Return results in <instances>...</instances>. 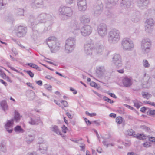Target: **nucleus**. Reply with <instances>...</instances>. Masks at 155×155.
<instances>
[{"mask_svg": "<svg viewBox=\"0 0 155 155\" xmlns=\"http://www.w3.org/2000/svg\"><path fill=\"white\" fill-rule=\"evenodd\" d=\"M52 17L51 15L45 13H42L35 18L32 15H30L29 18V23L31 26L36 25L39 23H45L46 21L51 20Z\"/></svg>", "mask_w": 155, "mask_h": 155, "instance_id": "f257e3e1", "label": "nucleus"}, {"mask_svg": "<svg viewBox=\"0 0 155 155\" xmlns=\"http://www.w3.org/2000/svg\"><path fill=\"white\" fill-rule=\"evenodd\" d=\"M14 118L10 120H8L5 125V128L6 130L9 133H11L13 131V127L14 120L16 122H19L20 120V115L19 113L16 110L15 111Z\"/></svg>", "mask_w": 155, "mask_h": 155, "instance_id": "f03ea898", "label": "nucleus"}, {"mask_svg": "<svg viewBox=\"0 0 155 155\" xmlns=\"http://www.w3.org/2000/svg\"><path fill=\"white\" fill-rule=\"evenodd\" d=\"M120 33L119 30L113 29L108 33V41L110 44H115L120 40Z\"/></svg>", "mask_w": 155, "mask_h": 155, "instance_id": "7ed1b4c3", "label": "nucleus"}, {"mask_svg": "<svg viewBox=\"0 0 155 155\" xmlns=\"http://www.w3.org/2000/svg\"><path fill=\"white\" fill-rule=\"evenodd\" d=\"M59 12L60 15L66 18L71 17L73 13L71 8L66 6H61L59 9Z\"/></svg>", "mask_w": 155, "mask_h": 155, "instance_id": "20e7f679", "label": "nucleus"}, {"mask_svg": "<svg viewBox=\"0 0 155 155\" xmlns=\"http://www.w3.org/2000/svg\"><path fill=\"white\" fill-rule=\"evenodd\" d=\"M122 47L124 50L130 51L134 47L133 41L129 39L124 38L122 41Z\"/></svg>", "mask_w": 155, "mask_h": 155, "instance_id": "39448f33", "label": "nucleus"}, {"mask_svg": "<svg viewBox=\"0 0 155 155\" xmlns=\"http://www.w3.org/2000/svg\"><path fill=\"white\" fill-rule=\"evenodd\" d=\"M16 36L19 38L23 37L25 36L27 32V28L26 27L20 26L15 29Z\"/></svg>", "mask_w": 155, "mask_h": 155, "instance_id": "423d86ee", "label": "nucleus"}, {"mask_svg": "<svg viewBox=\"0 0 155 155\" xmlns=\"http://www.w3.org/2000/svg\"><path fill=\"white\" fill-rule=\"evenodd\" d=\"M151 45V42L149 39L147 38L143 40L141 44L142 51L145 53L149 52Z\"/></svg>", "mask_w": 155, "mask_h": 155, "instance_id": "0eeeda50", "label": "nucleus"}, {"mask_svg": "<svg viewBox=\"0 0 155 155\" xmlns=\"http://www.w3.org/2000/svg\"><path fill=\"white\" fill-rule=\"evenodd\" d=\"M98 33L100 36L104 37L107 33V26L104 23H101L97 27Z\"/></svg>", "mask_w": 155, "mask_h": 155, "instance_id": "6e6552de", "label": "nucleus"}, {"mask_svg": "<svg viewBox=\"0 0 155 155\" xmlns=\"http://www.w3.org/2000/svg\"><path fill=\"white\" fill-rule=\"evenodd\" d=\"M113 63L118 68L122 66V65L121 58L118 54H114L112 58Z\"/></svg>", "mask_w": 155, "mask_h": 155, "instance_id": "1a4fd4ad", "label": "nucleus"}, {"mask_svg": "<svg viewBox=\"0 0 155 155\" xmlns=\"http://www.w3.org/2000/svg\"><path fill=\"white\" fill-rule=\"evenodd\" d=\"M92 31V28L90 25H86L81 28V33L83 36H86L89 35L91 33Z\"/></svg>", "mask_w": 155, "mask_h": 155, "instance_id": "9d476101", "label": "nucleus"}, {"mask_svg": "<svg viewBox=\"0 0 155 155\" xmlns=\"http://www.w3.org/2000/svg\"><path fill=\"white\" fill-rule=\"evenodd\" d=\"M137 6L140 9L145 8L150 3L149 0H137L136 2Z\"/></svg>", "mask_w": 155, "mask_h": 155, "instance_id": "9b49d317", "label": "nucleus"}, {"mask_svg": "<svg viewBox=\"0 0 155 155\" xmlns=\"http://www.w3.org/2000/svg\"><path fill=\"white\" fill-rule=\"evenodd\" d=\"M144 80H146L143 83L142 87L144 88H149L152 84V80L151 78L148 75H146L145 74L144 75Z\"/></svg>", "mask_w": 155, "mask_h": 155, "instance_id": "f8f14e48", "label": "nucleus"}, {"mask_svg": "<svg viewBox=\"0 0 155 155\" xmlns=\"http://www.w3.org/2000/svg\"><path fill=\"white\" fill-rule=\"evenodd\" d=\"M52 53H55L59 50L61 48L60 43L56 41L54 43H52L48 45Z\"/></svg>", "mask_w": 155, "mask_h": 155, "instance_id": "ddd939ff", "label": "nucleus"}, {"mask_svg": "<svg viewBox=\"0 0 155 155\" xmlns=\"http://www.w3.org/2000/svg\"><path fill=\"white\" fill-rule=\"evenodd\" d=\"M77 5L79 10L84 11L87 8V2L86 0H77Z\"/></svg>", "mask_w": 155, "mask_h": 155, "instance_id": "4468645a", "label": "nucleus"}, {"mask_svg": "<svg viewBox=\"0 0 155 155\" xmlns=\"http://www.w3.org/2000/svg\"><path fill=\"white\" fill-rule=\"evenodd\" d=\"M92 45L89 43H86L84 45V51L88 55H91L92 52L94 50Z\"/></svg>", "mask_w": 155, "mask_h": 155, "instance_id": "2eb2a0df", "label": "nucleus"}, {"mask_svg": "<svg viewBox=\"0 0 155 155\" xmlns=\"http://www.w3.org/2000/svg\"><path fill=\"white\" fill-rule=\"evenodd\" d=\"M45 5L43 0H35L32 5V7L35 9L41 8Z\"/></svg>", "mask_w": 155, "mask_h": 155, "instance_id": "dca6fc26", "label": "nucleus"}, {"mask_svg": "<svg viewBox=\"0 0 155 155\" xmlns=\"http://www.w3.org/2000/svg\"><path fill=\"white\" fill-rule=\"evenodd\" d=\"M140 18V12L136 11L134 12L131 16V21L134 23H137L139 22Z\"/></svg>", "mask_w": 155, "mask_h": 155, "instance_id": "f3484780", "label": "nucleus"}, {"mask_svg": "<svg viewBox=\"0 0 155 155\" xmlns=\"http://www.w3.org/2000/svg\"><path fill=\"white\" fill-rule=\"evenodd\" d=\"M29 123L33 125H36L38 124L39 123H41L43 125V122L40 120V118L35 117L31 118L30 120L29 121Z\"/></svg>", "mask_w": 155, "mask_h": 155, "instance_id": "a211bd4d", "label": "nucleus"}, {"mask_svg": "<svg viewBox=\"0 0 155 155\" xmlns=\"http://www.w3.org/2000/svg\"><path fill=\"white\" fill-rule=\"evenodd\" d=\"M106 72V71L104 66L99 67L96 71L97 75L100 78L103 76Z\"/></svg>", "mask_w": 155, "mask_h": 155, "instance_id": "6ab92c4d", "label": "nucleus"}, {"mask_svg": "<svg viewBox=\"0 0 155 155\" xmlns=\"http://www.w3.org/2000/svg\"><path fill=\"white\" fill-rule=\"evenodd\" d=\"M133 0H122L120 5L122 7L129 8L130 7Z\"/></svg>", "mask_w": 155, "mask_h": 155, "instance_id": "aec40b11", "label": "nucleus"}, {"mask_svg": "<svg viewBox=\"0 0 155 155\" xmlns=\"http://www.w3.org/2000/svg\"><path fill=\"white\" fill-rule=\"evenodd\" d=\"M123 84L124 87H129L132 84V82L130 78L125 77L122 80Z\"/></svg>", "mask_w": 155, "mask_h": 155, "instance_id": "412c9836", "label": "nucleus"}, {"mask_svg": "<svg viewBox=\"0 0 155 155\" xmlns=\"http://www.w3.org/2000/svg\"><path fill=\"white\" fill-rule=\"evenodd\" d=\"M0 106L1 109L5 112L8 110V107L7 101L5 100H3L0 102Z\"/></svg>", "mask_w": 155, "mask_h": 155, "instance_id": "4be33fe9", "label": "nucleus"}, {"mask_svg": "<svg viewBox=\"0 0 155 155\" xmlns=\"http://www.w3.org/2000/svg\"><path fill=\"white\" fill-rule=\"evenodd\" d=\"M75 46L71 45L65 43V52L68 54L71 52L75 48Z\"/></svg>", "mask_w": 155, "mask_h": 155, "instance_id": "5701e85b", "label": "nucleus"}, {"mask_svg": "<svg viewBox=\"0 0 155 155\" xmlns=\"http://www.w3.org/2000/svg\"><path fill=\"white\" fill-rule=\"evenodd\" d=\"M103 8V5L100 0H97V3L94 5V10H101L102 11Z\"/></svg>", "mask_w": 155, "mask_h": 155, "instance_id": "b1692460", "label": "nucleus"}, {"mask_svg": "<svg viewBox=\"0 0 155 155\" xmlns=\"http://www.w3.org/2000/svg\"><path fill=\"white\" fill-rule=\"evenodd\" d=\"M6 142L5 140H2L0 143V151L4 153L7 152Z\"/></svg>", "mask_w": 155, "mask_h": 155, "instance_id": "393cba45", "label": "nucleus"}, {"mask_svg": "<svg viewBox=\"0 0 155 155\" xmlns=\"http://www.w3.org/2000/svg\"><path fill=\"white\" fill-rule=\"evenodd\" d=\"M81 23L84 24L88 23L90 21V18L87 15L81 16L80 18Z\"/></svg>", "mask_w": 155, "mask_h": 155, "instance_id": "a878e982", "label": "nucleus"}, {"mask_svg": "<svg viewBox=\"0 0 155 155\" xmlns=\"http://www.w3.org/2000/svg\"><path fill=\"white\" fill-rule=\"evenodd\" d=\"M76 39L75 38L72 37L69 38L66 41V43L69 45H74V46H76Z\"/></svg>", "mask_w": 155, "mask_h": 155, "instance_id": "bb28decb", "label": "nucleus"}, {"mask_svg": "<svg viewBox=\"0 0 155 155\" xmlns=\"http://www.w3.org/2000/svg\"><path fill=\"white\" fill-rule=\"evenodd\" d=\"M51 130L52 131L55 132L58 134L62 136V134L60 131L58 127L56 125H52L50 127Z\"/></svg>", "mask_w": 155, "mask_h": 155, "instance_id": "cd10ccee", "label": "nucleus"}, {"mask_svg": "<svg viewBox=\"0 0 155 155\" xmlns=\"http://www.w3.org/2000/svg\"><path fill=\"white\" fill-rule=\"evenodd\" d=\"M115 2V0H106L105 1L106 8L109 9L112 8Z\"/></svg>", "mask_w": 155, "mask_h": 155, "instance_id": "c85d7f7f", "label": "nucleus"}, {"mask_svg": "<svg viewBox=\"0 0 155 155\" xmlns=\"http://www.w3.org/2000/svg\"><path fill=\"white\" fill-rule=\"evenodd\" d=\"M27 96L30 100H32L35 97V93L32 90H30L27 92Z\"/></svg>", "mask_w": 155, "mask_h": 155, "instance_id": "c756f323", "label": "nucleus"}, {"mask_svg": "<svg viewBox=\"0 0 155 155\" xmlns=\"http://www.w3.org/2000/svg\"><path fill=\"white\" fill-rule=\"evenodd\" d=\"M56 40V38L55 37H49L46 40L47 45H49L52 43H54L55 42L57 41Z\"/></svg>", "mask_w": 155, "mask_h": 155, "instance_id": "7c9ffc66", "label": "nucleus"}, {"mask_svg": "<svg viewBox=\"0 0 155 155\" xmlns=\"http://www.w3.org/2000/svg\"><path fill=\"white\" fill-rule=\"evenodd\" d=\"M48 145L45 143H41L39 146V150L40 151L43 150L41 152L44 153H45L47 150Z\"/></svg>", "mask_w": 155, "mask_h": 155, "instance_id": "2f4dec72", "label": "nucleus"}, {"mask_svg": "<svg viewBox=\"0 0 155 155\" xmlns=\"http://www.w3.org/2000/svg\"><path fill=\"white\" fill-rule=\"evenodd\" d=\"M103 49V45H97L94 50L98 54L101 53L102 52Z\"/></svg>", "mask_w": 155, "mask_h": 155, "instance_id": "473e14b6", "label": "nucleus"}, {"mask_svg": "<svg viewBox=\"0 0 155 155\" xmlns=\"http://www.w3.org/2000/svg\"><path fill=\"white\" fill-rule=\"evenodd\" d=\"M26 141L27 143L30 144L31 143L34 139V136L31 135H28L26 137Z\"/></svg>", "mask_w": 155, "mask_h": 155, "instance_id": "72a5a7b5", "label": "nucleus"}, {"mask_svg": "<svg viewBox=\"0 0 155 155\" xmlns=\"http://www.w3.org/2000/svg\"><path fill=\"white\" fill-rule=\"evenodd\" d=\"M71 27L72 29H75L77 28H80L79 23L76 21H74L72 23Z\"/></svg>", "mask_w": 155, "mask_h": 155, "instance_id": "f704fd0d", "label": "nucleus"}, {"mask_svg": "<svg viewBox=\"0 0 155 155\" xmlns=\"http://www.w3.org/2000/svg\"><path fill=\"white\" fill-rule=\"evenodd\" d=\"M14 130L16 132L19 133H23L24 132V130L21 128L20 125L16 126L14 128Z\"/></svg>", "mask_w": 155, "mask_h": 155, "instance_id": "c9c22d12", "label": "nucleus"}, {"mask_svg": "<svg viewBox=\"0 0 155 155\" xmlns=\"http://www.w3.org/2000/svg\"><path fill=\"white\" fill-rule=\"evenodd\" d=\"M110 137V136H109L108 137L106 138H104V137H102V138L104 139V140L103 141V143L104 146H106L107 147H108L110 146H113L114 145V143L107 144V141H106L105 140L109 139Z\"/></svg>", "mask_w": 155, "mask_h": 155, "instance_id": "e433bc0d", "label": "nucleus"}, {"mask_svg": "<svg viewBox=\"0 0 155 155\" xmlns=\"http://www.w3.org/2000/svg\"><path fill=\"white\" fill-rule=\"evenodd\" d=\"M38 35V31L37 30H33L31 37L34 41H35L37 39Z\"/></svg>", "mask_w": 155, "mask_h": 155, "instance_id": "4c0bfd02", "label": "nucleus"}, {"mask_svg": "<svg viewBox=\"0 0 155 155\" xmlns=\"http://www.w3.org/2000/svg\"><path fill=\"white\" fill-rule=\"evenodd\" d=\"M7 4V0H0V6L2 8H4Z\"/></svg>", "mask_w": 155, "mask_h": 155, "instance_id": "58836bf2", "label": "nucleus"}, {"mask_svg": "<svg viewBox=\"0 0 155 155\" xmlns=\"http://www.w3.org/2000/svg\"><path fill=\"white\" fill-rule=\"evenodd\" d=\"M142 95L144 98L148 99L151 97V95L148 92H142Z\"/></svg>", "mask_w": 155, "mask_h": 155, "instance_id": "ea45409f", "label": "nucleus"}, {"mask_svg": "<svg viewBox=\"0 0 155 155\" xmlns=\"http://www.w3.org/2000/svg\"><path fill=\"white\" fill-rule=\"evenodd\" d=\"M140 128L146 132L150 133L151 132V130L150 128L145 125H140Z\"/></svg>", "mask_w": 155, "mask_h": 155, "instance_id": "a19ab883", "label": "nucleus"}, {"mask_svg": "<svg viewBox=\"0 0 155 155\" xmlns=\"http://www.w3.org/2000/svg\"><path fill=\"white\" fill-rule=\"evenodd\" d=\"M152 26L149 25H146L145 26V30L148 33H151L153 30Z\"/></svg>", "mask_w": 155, "mask_h": 155, "instance_id": "79ce46f5", "label": "nucleus"}, {"mask_svg": "<svg viewBox=\"0 0 155 155\" xmlns=\"http://www.w3.org/2000/svg\"><path fill=\"white\" fill-rule=\"evenodd\" d=\"M146 22L147 23V25L153 26L154 25V21L151 18L147 19Z\"/></svg>", "mask_w": 155, "mask_h": 155, "instance_id": "37998d69", "label": "nucleus"}, {"mask_svg": "<svg viewBox=\"0 0 155 155\" xmlns=\"http://www.w3.org/2000/svg\"><path fill=\"white\" fill-rule=\"evenodd\" d=\"M134 104V106L136 107L137 109H139L141 106L140 104H141V102H140L137 100H134L133 101Z\"/></svg>", "mask_w": 155, "mask_h": 155, "instance_id": "c03bdc74", "label": "nucleus"}, {"mask_svg": "<svg viewBox=\"0 0 155 155\" xmlns=\"http://www.w3.org/2000/svg\"><path fill=\"white\" fill-rule=\"evenodd\" d=\"M148 110L147 112V115L150 116H153L155 115V110H152L150 108H148Z\"/></svg>", "mask_w": 155, "mask_h": 155, "instance_id": "a18cd8bd", "label": "nucleus"}, {"mask_svg": "<svg viewBox=\"0 0 155 155\" xmlns=\"http://www.w3.org/2000/svg\"><path fill=\"white\" fill-rule=\"evenodd\" d=\"M136 137L137 139L140 140H143L146 139V136L142 134H137Z\"/></svg>", "mask_w": 155, "mask_h": 155, "instance_id": "49530a36", "label": "nucleus"}, {"mask_svg": "<svg viewBox=\"0 0 155 155\" xmlns=\"http://www.w3.org/2000/svg\"><path fill=\"white\" fill-rule=\"evenodd\" d=\"M80 29L77 28L75 29H72V32L74 35H78L79 33H81V30H80Z\"/></svg>", "mask_w": 155, "mask_h": 155, "instance_id": "de8ad7c7", "label": "nucleus"}, {"mask_svg": "<svg viewBox=\"0 0 155 155\" xmlns=\"http://www.w3.org/2000/svg\"><path fill=\"white\" fill-rule=\"evenodd\" d=\"M17 14L18 15H23L24 10L21 8H19L17 10Z\"/></svg>", "mask_w": 155, "mask_h": 155, "instance_id": "09e8293b", "label": "nucleus"}, {"mask_svg": "<svg viewBox=\"0 0 155 155\" xmlns=\"http://www.w3.org/2000/svg\"><path fill=\"white\" fill-rule=\"evenodd\" d=\"M116 122L119 124H120L122 122L123 118L121 117H117L116 118Z\"/></svg>", "mask_w": 155, "mask_h": 155, "instance_id": "8fccbe9b", "label": "nucleus"}, {"mask_svg": "<svg viewBox=\"0 0 155 155\" xmlns=\"http://www.w3.org/2000/svg\"><path fill=\"white\" fill-rule=\"evenodd\" d=\"M23 71L24 72L27 73L31 78H32L34 77V74L31 71H26V70H24Z\"/></svg>", "mask_w": 155, "mask_h": 155, "instance_id": "3c124183", "label": "nucleus"}, {"mask_svg": "<svg viewBox=\"0 0 155 155\" xmlns=\"http://www.w3.org/2000/svg\"><path fill=\"white\" fill-rule=\"evenodd\" d=\"M143 66L145 68H148L150 66V64L148 61L146 60H143Z\"/></svg>", "mask_w": 155, "mask_h": 155, "instance_id": "603ef678", "label": "nucleus"}, {"mask_svg": "<svg viewBox=\"0 0 155 155\" xmlns=\"http://www.w3.org/2000/svg\"><path fill=\"white\" fill-rule=\"evenodd\" d=\"M104 100L107 102L110 103V104L113 103L114 102V101L113 100H111V99L108 98L106 96H104L103 98Z\"/></svg>", "mask_w": 155, "mask_h": 155, "instance_id": "864d4df0", "label": "nucleus"}, {"mask_svg": "<svg viewBox=\"0 0 155 155\" xmlns=\"http://www.w3.org/2000/svg\"><path fill=\"white\" fill-rule=\"evenodd\" d=\"M94 10V15L95 16H98L100 15L102 12V11L101 10Z\"/></svg>", "mask_w": 155, "mask_h": 155, "instance_id": "5fc2aeb1", "label": "nucleus"}, {"mask_svg": "<svg viewBox=\"0 0 155 155\" xmlns=\"http://www.w3.org/2000/svg\"><path fill=\"white\" fill-rule=\"evenodd\" d=\"M90 85L91 86L97 88L98 89H99L100 87L97 85V84L96 83L92 81L91 82L90 84Z\"/></svg>", "mask_w": 155, "mask_h": 155, "instance_id": "6e6d98bb", "label": "nucleus"}, {"mask_svg": "<svg viewBox=\"0 0 155 155\" xmlns=\"http://www.w3.org/2000/svg\"><path fill=\"white\" fill-rule=\"evenodd\" d=\"M44 87L49 91H51V88H52V86L49 84H45L44 85Z\"/></svg>", "mask_w": 155, "mask_h": 155, "instance_id": "4d7b16f0", "label": "nucleus"}, {"mask_svg": "<svg viewBox=\"0 0 155 155\" xmlns=\"http://www.w3.org/2000/svg\"><path fill=\"white\" fill-rule=\"evenodd\" d=\"M135 133L132 129H130L127 131L128 134L130 136L135 135Z\"/></svg>", "mask_w": 155, "mask_h": 155, "instance_id": "13d9d810", "label": "nucleus"}, {"mask_svg": "<svg viewBox=\"0 0 155 155\" xmlns=\"http://www.w3.org/2000/svg\"><path fill=\"white\" fill-rule=\"evenodd\" d=\"M85 114L86 115H87L90 117H93L94 116H95L96 115V113H90L87 111H86Z\"/></svg>", "mask_w": 155, "mask_h": 155, "instance_id": "bf43d9fd", "label": "nucleus"}, {"mask_svg": "<svg viewBox=\"0 0 155 155\" xmlns=\"http://www.w3.org/2000/svg\"><path fill=\"white\" fill-rule=\"evenodd\" d=\"M34 69H35L38 71H41V70L40 68L37 65L34 64L33 65V67H32Z\"/></svg>", "mask_w": 155, "mask_h": 155, "instance_id": "052dcab7", "label": "nucleus"}, {"mask_svg": "<svg viewBox=\"0 0 155 155\" xmlns=\"http://www.w3.org/2000/svg\"><path fill=\"white\" fill-rule=\"evenodd\" d=\"M62 131L64 133H66L67 130H68V128L65 126L64 125H63V126L62 127Z\"/></svg>", "mask_w": 155, "mask_h": 155, "instance_id": "680f3d73", "label": "nucleus"}, {"mask_svg": "<svg viewBox=\"0 0 155 155\" xmlns=\"http://www.w3.org/2000/svg\"><path fill=\"white\" fill-rule=\"evenodd\" d=\"M84 120L87 125H89L92 124V122L89 121L86 118H84Z\"/></svg>", "mask_w": 155, "mask_h": 155, "instance_id": "e2e57ef3", "label": "nucleus"}, {"mask_svg": "<svg viewBox=\"0 0 155 155\" xmlns=\"http://www.w3.org/2000/svg\"><path fill=\"white\" fill-rule=\"evenodd\" d=\"M61 102L63 104L65 107H66L68 106V103L66 101L62 100L61 101Z\"/></svg>", "mask_w": 155, "mask_h": 155, "instance_id": "0e129e2a", "label": "nucleus"}, {"mask_svg": "<svg viewBox=\"0 0 155 155\" xmlns=\"http://www.w3.org/2000/svg\"><path fill=\"white\" fill-rule=\"evenodd\" d=\"M3 75H4L5 77V79H7V80L10 83L12 82V81L10 79L9 77L8 76H7L6 75V74L5 73H3Z\"/></svg>", "mask_w": 155, "mask_h": 155, "instance_id": "69168bd1", "label": "nucleus"}, {"mask_svg": "<svg viewBox=\"0 0 155 155\" xmlns=\"http://www.w3.org/2000/svg\"><path fill=\"white\" fill-rule=\"evenodd\" d=\"M148 108H147L145 107H143L141 108L140 111L143 113H144L146 111L147 109H148Z\"/></svg>", "mask_w": 155, "mask_h": 155, "instance_id": "338daca9", "label": "nucleus"}, {"mask_svg": "<svg viewBox=\"0 0 155 155\" xmlns=\"http://www.w3.org/2000/svg\"><path fill=\"white\" fill-rule=\"evenodd\" d=\"M35 82L39 86H41L42 85V81L41 80L36 81Z\"/></svg>", "mask_w": 155, "mask_h": 155, "instance_id": "774afa93", "label": "nucleus"}]
</instances>
